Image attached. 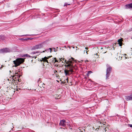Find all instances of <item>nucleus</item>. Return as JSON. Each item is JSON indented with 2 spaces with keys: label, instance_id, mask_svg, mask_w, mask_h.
I'll use <instances>...</instances> for the list:
<instances>
[{
  "label": "nucleus",
  "instance_id": "f257e3e1",
  "mask_svg": "<svg viewBox=\"0 0 132 132\" xmlns=\"http://www.w3.org/2000/svg\"><path fill=\"white\" fill-rule=\"evenodd\" d=\"M71 59L72 60L69 59H68V61H67L66 60L65 61V63L68 64L66 66V69L64 70V72L66 76H69L72 72H74V69L76 70L77 68V66L75 64L74 65L72 62V61L74 60V59L72 57H71Z\"/></svg>",
  "mask_w": 132,
  "mask_h": 132
},
{
  "label": "nucleus",
  "instance_id": "f03ea898",
  "mask_svg": "<svg viewBox=\"0 0 132 132\" xmlns=\"http://www.w3.org/2000/svg\"><path fill=\"white\" fill-rule=\"evenodd\" d=\"M24 59L22 58H18L15 60L13 61L14 64L15 65L14 66L17 67L21 64L23 63L24 61Z\"/></svg>",
  "mask_w": 132,
  "mask_h": 132
},
{
  "label": "nucleus",
  "instance_id": "7ed1b4c3",
  "mask_svg": "<svg viewBox=\"0 0 132 132\" xmlns=\"http://www.w3.org/2000/svg\"><path fill=\"white\" fill-rule=\"evenodd\" d=\"M24 59L22 58H18L15 60L13 61L14 64L15 65L14 66L17 67L21 64L23 63L24 61Z\"/></svg>",
  "mask_w": 132,
  "mask_h": 132
},
{
  "label": "nucleus",
  "instance_id": "20e7f679",
  "mask_svg": "<svg viewBox=\"0 0 132 132\" xmlns=\"http://www.w3.org/2000/svg\"><path fill=\"white\" fill-rule=\"evenodd\" d=\"M106 66L107 69L106 70V79H107L110 75V73L111 72L112 68L108 64H107Z\"/></svg>",
  "mask_w": 132,
  "mask_h": 132
},
{
  "label": "nucleus",
  "instance_id": "39448f33",
  "mask_svg": "<svg viewBox=\"0 0 132 132\" xmlns=\"http://www.w3.org/2000/svg\"><path fill=\"white\" fill-rule=\"evenodd\" d=\"M11 50L7 48H5L0 50V53H6L10 52Z\"/></svg>",
  "mask_w": 132,
  "mask_h": 132
},
{
  "label": "nucleus",
  "instance_id": "423d86ee",
  "mask_svg": "<svg viewBox=\"0 0 132 132\" xmlns=\"http://www.w3.org/2000/svg\"><path fill=\"white\" fill-rule=\"evenodd\" d=\"M50 57V56H48V57H45L41 59L40 60L39 59L38 60H40L41 62L43 61L44 62H47V63H48L49 62L47 59H48Z\"/></svg>",
  "mask_w": 132,
  "mask_h": 132
},
{
  "label": "nucleus",
  "instance_id": "0eeeda50",
  "mask_svg": "<svg viewBox=\"0 0 132 132\" xmlns=\"http://www.w3.org/2000/svg\"><path fill=\"white\" fill-rule=\"evenodd\" d=\"M43 47V45L42 44H39L35 45L33 47V49L34 50L40 49Z\"/></svg>",
  "mask_w": 132,
  "mask_h": 132
},
{
  "label": "nucleus",
  "instance_id": "6e6552de",
  "mask_svg": "<svg viewBox=\"0 0 132 132\" xmlns=\"http://www.w3.org/2000/svg\"><path fill=\"white\" fill-rule=\"evenodd\" d=\"M65 120H61L60 121V122L59 123V125L61 126L66 127L65 125Z\"/></svg>",
  "mask_w": 132,
  "mask_h": 132
},
{
  "label": "nucleus",
  "instance_id": "1a4fd4ad",
  "mask_svg": "<svg viewBox=\"0 0 132 132\" xmlns=\"http://www.w3.org/2000/svg\"><path fill=\"white\" fill-rule=\"evenodd\" d=\"M125 8L126 9H132V3L126 5Z\"/></svg>",
  "mask_w": 132,
  "mask_h": 132
},
{
  "label": "nucleus",
  "instance_id": "9d476101",
  "mask_svg": "<svg viewBox=\"0 0 132 132\" xmlns=\"http://www.w3.org/2000/svg\"><path fill=\"white\" fill-rule=\"evenodd\" d=\"M126 100H132V94L130 96H127L126 97Z\"/></svg>",
  "mask_w": 132,
  "mask_h": 132
},
{
  "label": "nucleus",
  "instance_id": "9b49d317",
  "mask_svg": "<svg viewBox=\"0 0 132 132\" xmlns=\"http://www.w3.org/2000/svg\"><path fill=\"white\" fill-rule=\"evenodd\" d=\"M122 40L121 39H119L118 40V44H119V45L121 46H122Z\"/></svg>",
  "mask_w": 132,
  "mask_h": 132
},
{
  "label": "nucleus",
  "instance_id": "f8f14e48",
  "mask_svg": "<svg viewBox=\"0 0 132 132\" xmlns=\"http://www.w3.org/2000/svg\"><path fill=\"white\" fill-rule=\"evenodd\" d=\"M5 38V37L4 35H0V41H1L4 39Z\"/></svg>",
  "mask_w": 132,
  "mask_h": 132
},
{
  "label": "nucleus",
  "instance_id": "ddd939ff",
  "mask_svg": "<svg viewBox=\"0 0 132 132\" xmlns=\"http://www.w3.org/2000/svg\"><path fill=\"white\" fill-rule=\"evenodd\" d=\"M70 121L68 120L65 121V125H66V127L67 126H68L69 125V123Z\"/></svg>",
  "mask_w": 132,
  "mask_h": 132
},
{
  "label": "nucleus",
  "instance_id": "4468645a",
  "mask_svg": "<svg viewBox=\"0 0 132 132\" xmlns=\"http://www.w3.org/2000/svg\"><path fill=\"white\" fill-rule=\"evenodd\" d=\"M40 53V52H39V51H37L36 52L34 51V52H32L31 53V54H35L36 53Z\"/></svg>",
  "mask_w": 132,
  "mask_h": 132
},
{
  "label": "nucleus",
  "instance_id": "2eb2a0df",
  "mask_svg": "<svg viewBox=\"0 0 132 132\" xmlns=\"http://www.w3.org/2000/svg\"><path fill=\"white\" fill-rule=\"evenodd\" d=\"M92 73V72L91 71H88L87 73V76H89V75L90 74H91V73Z\"/></svg>",
  "mask_w": 132,
  "mask_h": 132
},
{
  "label": "nucleus",
  "instance_id": "dca6fc26",
  "mask_svg": "<svg viewBox=\"0 0 132 132\" xmlns=\"http://www.w3.org/2000/svg\"><path fill=\"white\" fill-rule=\"evenodd\" d=\"M26 57H32V56H30V55H29L28 54H26Z\"/></svg>",
  "mask_w": 132,
  "mask_h": 132
},
{
  "label": "nucleus",
  "instance_id": "f3484780",
  "mask_svg": "<svg viewBox=\"0 0 132 132\" xmlns=\"http://www.w3.org/2000/svg\"><path fill=\"white\" fill-rule=\"evenodd\" d=\"M54 59H55V60H54V61H53V62L54 63H55V62H58V61L56 59V58H54Z\"/></svg>",
  "mask_w": 132,
  "mask_h": 132
},
{
  "label": "nucleus",
  "instance_id": "a211bd4d",
  "mask_svg": "<svg viewBox=\"0 0 132 132\" xmlns=\"http://www.w3.org/2000/svg\"><path fill=\"white\" fill-rule=\"evenodd\" d=\"M128 125L130 127H132V124H128Z\"/></svg>",
  "mask_w": 132,
  "mask_h": 132
},
{
  "label": "nucleus",
  "instance_id": "6ab92c4d",
  "mask_svg": "<svg viewBox=\"0 0 132 132\" xmlns=\"http://www.w3.org/2000/svg\"><path fill=\"white\" fill-rule=\"evenodd\" d=\"M132 31V27L128 30V31Z\"/></svg>",
  "mask_w": 132,
  "mask_h": 132
},
{
  "label": "nucleus",
  "instance_id": "aec40b11",
  "mask_svg": "<svg viewBox=\"0 0 132 132\" xmlns=\"http://www.w3.org/2000/svg\"><path fill=\"white\" fill-rule=\"evenodd\" d=\"M84 53H85V52H86L87 54H88V53H87V51H84Z\"/></svg>",
  "mask_w": 132,
  "mask_h": 132
},
{
  "label": "nucleus",
  "instance_id": "412c9836",
  "mask_svg": "<svg viewBox=\"0 0 132 132\" xmlns=\"http://www.w3.org/2000/svg\"><path fill=\"white\" fill-rule=\"evenodd\" d=\"M68 127H69V128H70L71 129H72V128H71V126H70V125H69V126Z\"/></svg>",
  "mask_w": 132,
  "mask_h": 132
},
{
  "label": "nucleus",
  "instance_id": "4be33fe9",
  "mask_svg": "<svg viewBox=\"0 0 132 132\" xmlns=\"http://www.w3.org/2000/svg\"><path fill=\"white\" fill-rule=\"evenodd\" d=\"M67 4H68V3H66L64 4V6H66L67 5Z\"/></svg>",
  "mask_w": 132,
  "mask_h": 132
},
{
  "label": "nucleus",
  "instance_id": "5701e85b",
  "mask_svg": "<svg viewBox=\"0 0 132 132\" xmlns=\"http://www.w3.org/2000/svg\"><path fill=\"white\" fill-rule=\"evenodd\" d=\"M21 57H26V54L23 55H22Z\"/></svg>",
  "mask_w": 132,
  "mask_h": 132
},
{
  "label": "nucleus",
  "instance_id": "b1692460",
  "mask_svg": "<svg viewBox=\"0 0 132 132\" xmlns=\"http://www.w3.org/2000/svg\"><path fill=\"white\" fill-rule=\"evenodd\" d=\"M96 56H95V57L96 58H97V57H98V54L97 53H96Z\"/></svg>",
  "mask_w": 132,
  "mask_h": 132
},
{
  "label": "nucleus",
  "instance_id": "393cba45",
  "mask_svg": "<svg viewBox=\"0 0 132 132\" xmlns=\"http://www.w3.org/2000/svg\"><path fill=\"white\" fill-rule=\"evenodd\" d=\"M48 50H50V53H51L52 51V49L51 48H49Z\"/></svg>",
  "mask_w": 132,
  "mask_h": 132
},
{
  "label": "nucleus",
  "instance_id": "a878e982",
  "mask_svg": "<svg viewBox=\"0 0 132 132\" xmlns=\"http://www.w3.org/2000/svg\"><path fill=\"white\" fill-rule=\"evenodd\" d=\"M53 48V49H54V52H56V51H57V50H55V48Z\"/></svg>",
  "mask_w": 132,
  "mask_h": 132
},
{
  "label": "nucleus",
  "instance_id": "bb28decb",
  "mask_svg": "<svg viewBox=\"0 0 132 132\" xmlns=\"http://www.w3.org/2000/svg\"><path fill=\"white\" fill-rule=\"evenodd\" d=\"M66 80L67 81V82H68V78L66 79Z\"/></svg>",
  "mask_w": 132,
  "mask_h": 132
},
{
  "label": "nucleus",
  "instance_id": "cd10ccee",
  "mask_svg": "<svg viewBox=\"0 0 132 132\" xmlns=\"http://www.w3.org/2000/svg\"><path fill=\"white\" fill-rule=\"evenodd\" d=\"M90 81L92 83H94V82L93 81H92L91 80H90Z\"/></svg>",
  "mask_w": 132,
  "mask_h": 132
},
{
  "label": "nucleus",
  "instance_id": "c85d7f7f",
  "mask_svg": "<svg viewBox=\"0 0 132 132\" xmlns=\"http://www.w3.org/2000/svg\"><path fill=\"white\" fill-rule=\"evenodd\" d=\"M83 61L82 60H81L80 61H78V62H81Z\"/></svg>",
  "mask_w": 132,
  "mask_h": 132
},
{
  "label": "nucleus",
  "instance_id": "c756f323",
  "mask_svg": "<svg viewBox=\"0 0 132 132\" xmlns=\"http://www.w3.org/2000/svg\"><path fill=\"white\" fill-rule=\"evenodd\" d=\"M88 48V47H86L85 48V49L86 50H87Z\"/></svg>",
  "mask_w": 132,
  "mask_h": 132
},
{
  "label": "nucleus",
  "instance_id": "7c9ffc66",
  "mask_svg": "<svg viewBox=\"0 0 132 132\" xmlns=\"http://www.w3.org/2000/svg\"><path fill=\"white\" fill-rule=\"evenodd\" d=\"M30 35H23V36H29Z\"/></svg>",
  "mask_w": 132,
  "mask_h": 132
},
{
  "label": "nucleus",
  "instance_id": "2f4dec72",
  "mask_svg": "<svg viewBox=\"0 0 132 132\" xmlns=\"http://www.w3.org/2000/svg\"><path fill=\"white\" fill-rule=\"evenodd\" d=\"M61 59H62L63 60H64V58H61Z\"/></svg>",
  "mask_w": 132,
  "mask_h": 132
},
{
  "label": "nucleus",
  "instance_id": "473e14b6",
  "mask_svg": "<svg viewBox=\"0 0 132 132\" xmlns=\"http://www.w3.org/2000/svg\"><path fill=\"white\" fill-rule=\"evenodd\" d=\"M44 52H45V51H43L42 52H40V53Z\"/></svg>",
  "mask_w": 132,
  "mask_h": 132
},
{
  "label": "nucleus",
  "instance_id": "72a5a7b5",
  "mask_svg": "<svg viewBox=\"0 0 132 132\" xmlns=\"http://www.w3.org/2000/svg\"><path fill=\"white\" fill-rule=\"evenodd\" d=\"M70 5V4H68H68H67V5Z\"/></svg>",
  "mask_w": 132,
  "mask_h": 132
},
{
  "label": "nucleus",
  "instance_id": "f704fd0d",
  "mask_svg": "<svg viewBox=\"0 0 132 132\" xmlns=\"http://www.w3.org/2000/svg\"><path fill=\"white\" fill-rule=\"evenodd\" d=\"M21 40H24V39L22 38L21 39Z\"/></svg>",
  "mask_w": 132,
  "mask_h": 132
},
{
  "label": "nucleus",
  "instance_id": "c9c22d12",
  "mask_svg": "<svg viewBox=\"0 0 132 132\" xmlns=\"http://www.w3.org/2000/svg\"><path fill=\"white\" fill-rule=\"evenodd\" d=\"M89 85H90V84H91V83H89Z\"/></svg>",
  "mask_w": 132,
  "mask_h": 132
},
{
  "label": "nucleus",
  "instance_id": "e433bc0d",
  "mask_svg": "<svg viewBox=\"0 0 132 132\" xmlns=\"http://www.w3.org/2000/svg\"><path fill=\"white\" fill-rule=\"evenodd\" d=\"M36 57H35V59L36 58Z\"/></svg>",
  "mask_w": 132,
  "mask_h": 132
},
{
  "label": "nucleus",
  "instance_id": "4c0bfd02",
  "mask_svg": "<svg viewBox=\"0 0 132 132\" xmlns=\"http://www.w3.org/2000/svg\"><path fill=\"white\" fill-rule=\"evenodd\" d=\"M32 102H33L34 101H33V100H32Z\"/></svg>",
  "mask_w": 132,
  "mask_h": 132
},
{
  "label": "nucleus",
  "instance_id": "58836bf2",
  "mask_svg": "<svg viewBox=\"0 0 132 132\" xmlns=\"http://www.w3.org/2000/svg\"><path fill=\"white\" fill-rule=\"evenodd\" d=\"M39 79L38 80V82H39Z\"/></svg>",
  "mask_w": 132,
  "mask_h": 132
},
{
  "label": "nucleus",
  "instance_id": "ea45409f",
  "mask_svg": "<svg viewBox=\"0 0 132 132\" xmlns=\"http://www.w3.org/2000/svg\"><path fill=\"white\" fill-rule=\"evenodd\" d=\"M16 74H18V73H15V75H16Z\"/></svg>",
  "mask_w": 132,
  "mask_h": 132
},
{
  "label": "nucleus",
  "instance_id": "a19ab883",
  "mask_svg": "<svg viewBox=\"0 0 132 132\" xmlns=\"http://www.w3.org/2000/svg\"><path fill=\"white\" fill-rule=\"evenodd\" d=\"M33 103V102H31V103Z\"/></svg>",
  "mask_w": 132,
  "mask_h": 132
},
{
  "label": "nucleus",
  "instance_id": "79ce46f5",
  "mask_svg": "<svg viewBox=\"0 0 132 132\" xmlns=\"http://www.w3.org/2000/svg\"><path fill=\"white\" fill-rule=\"evenodd\" d=\"M94 55H96L95 54H94Z\"/></svg>",
  "mask_w": 132,
  "mask_h": 132
},
{
  "label": "nucleus",
  "instance_id": "37998d69",
  "mask_svg": "<svg viewBox=\"0 0 132 132\" xmlns=\"http://www.w3.org/2000/svg\"><path fill=\"white\" fill-rule=\"evenodd\" d=\"M60 60H61V59H60Z\"/></svg>",
  "mask_w": 132,
  "mask_h": 132
},
{
  "label": "nucleus",
  "instance_id": "c03bdc74",
  "mask_svg": "<svg viewBox=\"0 0 132 132\" xmlns=\"http://www.w3.org/2000/svg\"><path fill=\"white\" fill-rule=\"evenodd\" d=\"M31 101V102H32V101Z\"/></svg>",
  "mask_w": 132,
  "mask_h": 132
},
{
  "label": "nucleus",
  "instance_id": "a18cd8bd",
  "mask_svg": "<svg viewBox=\"0 0 132 132\" xmlns=\"http://www.w3.org/2000/svg\"><path fill=\"white\" fill-rule=\"evenodd\" d=\"M131 39H132V37H131Z\"/></svg>",
  "mask_w": 132,
  "mask_h": 132
}]
</instances>
